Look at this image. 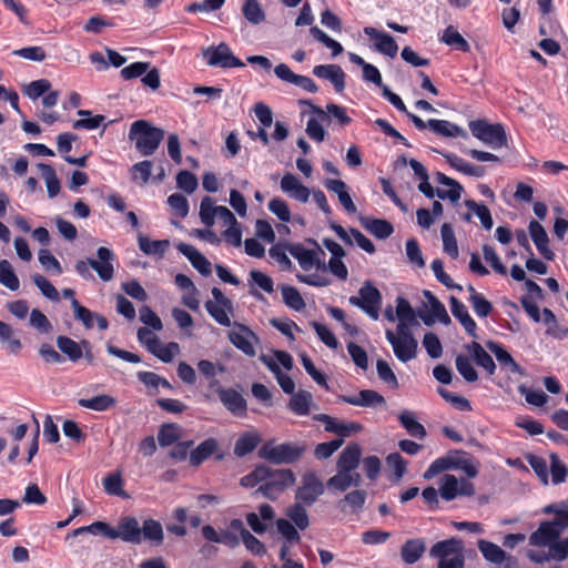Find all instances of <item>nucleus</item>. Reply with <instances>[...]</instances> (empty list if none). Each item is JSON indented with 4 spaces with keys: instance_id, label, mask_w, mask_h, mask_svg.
Wrapping results in <instances>:
<instances>
[{
    "instance_id": "nucleus-1",
    "label": "nucleus",
    "mask_w": 568,
    "mask_h": 568,
    "mask_svg": "<svg viewBox=\"0 0 568 568\" xmlns=\"http://www.w3.org/2000/svg\"><path fill=\"white\" fill-rule=\"evenodd\" d=\"M164 131L152 126L145 120H138L131 124L129 139L135 142V149L142 156L152 155L161 144Z\"/></svg>"
},
{
    "instance_id": "nucleus-2",
    "label": "nucleus",
    "mask_w": 568,
    "mask_h": 568,
    "mask_svg": "<svg viewBox=\"0 0 568 568\" xmlns=\"http://www.w3.org/2000/svg\"><path fill=\"white\" fill-rule=\"evenodd\" d=\"M429 556L438 560L437 568H465L464 542L459 538L435 542L429 549Z\"/></svg>"
},
{
    "instance_id": "nucleus-3",
    "label": "nucleus",
    "mask_w": 568,
    "mask_h": 568,
    "mask_svg": "<svg viewBox=\"0 0 568 568\" xmlns=\"http://www.w3.org/2000/svg\"><path fill=\"white\" fill-rule=\"evenodd\" d=\"M274 440H268L258 450V457L275 465L293 464L306 452V445L296 443H283L274 446Z\"/></svg>"
},
{
    "instance_id": "nucleus-4",
    "label": "nucleus",
    "mask_w": 568,
    "mask_h": 568,
    "mask_svg": "<svg viewBox=\"0 0 568 568\" xmlns=\"http://www.w3.org/2000/svg\"><path fill=\"white\" fill-rule=\"evenodd\" d=\"M274 357L275 359L262 354L260 361L273 373L282 390L286 394H293L295 389L294 381L280 368V365L287 371L293 368L294 361L292 355L285 351H274Z\"/></svg>"
},
{
    "instance_id": "nucleus-5",
    "label": "nucleus",
    "mask_w": 568,
    "mask_h": 568,
    "mask_svg": "<svg viewBox=\"0 0 568 568\" xmlns=\"http://www.w3.org/2000/svg\"><path fill=\"white\" fill-rule=\"evenodd\" d=\"M314 248H306L303 244L294 243L288 244V253L298 262V265L305 272L310 271H325V262L323 257L325 252L318 246L314 240H308Z\"/></svg>"
},
{
    "instance_id": "nucleus-6",
    "label": "nucleus",
    "mask_w": 568,
    "mask_h": 568,
    "mask_svg": "<svg viewBox=\"0 0 568 568\" xmlns=\"http://www.w3.org/2000/svg\"><path fill=\"white\" fill-rule=\"evenodd\" d=\"M270 476L264 479L254 495H263L264 497L275 500L277 497L290 486L295 483V475L291 469H276L273 470L268 467Z\"/></svg>"
},
{
    "instance_id": "nucleus-7",
    "label": "nucleus",
    "mask_w": 568,
    "mask_h": 568,
    "mask_svg": "<svg viewBox=\"0 0 568 568\" xmlns=\"http://www.w3.org/2000/svg\"><path fill=\"white\" fill-rule=\"evenodd\" d=\"M469 130L475 138L494 149L507 143L506 132L499 123L489 124L485 120H475L469 122Z\"/></svg>"
},
{
    "instance_id": "nucleus-8",
    "label": "nucleus",
    "mask_w": 568,
    "mask_h": 568,
    "mask_svg": "<svg viewBox=\"0 0 568 568\" xmlns=\"http://www.w3.org/2000/svg\"><path fill=\"white\" fill-rule=\"evenodd\" d=\"M114 260V254L108 247H99L97 252V258H89L88 261H81L77 264V271L81 274H84L90 268L94 270L100 280L103 282H109L113 277L114 268L112 261Z\"/></svg>"
},
{
    "instance_id": "nucleus-9",
    "label": "nucleus",
    "mask_w": 568,
    "mask_h": 568,
    "mask_svg": "<svg viewBox=\"0 0 568 568\" xmlns=\"http://www.w3.org/2000/svg\"><path fill=\"white\" fill-rule=\"evenodd\" d=\"M527 293L520 298V303L527 315L536 323H544L545 325L555 322V314L549 308H544L540 313L537 304L538 298L542 297L540 286H527Z\"/></svg>"
},
{
    "instance_id": "nucleus-10",
    "label": "nucleus",
    "mask_w": 568,
    "mask_h": 568,
    "mask_svg": "<svg viewBox=\"0 0 568 568\" xmlns=\"http://www.w3.org/2000/svg\"><path fill=\"white\" fill-rule=\"evenodd\" d=\"M203 57L210 67H219L222 69L243 68L245 64L236 58L230 47L225 42L219 45H211L203 50Z\"/></svg>"
},
{
    "instance_id": "nucleus-11",
    "label": "nucleus",
    "mask_w": 568,
    "mask_h": 568,
    "mask_svg": "<svg viewBox=\"0 0 568 568\" xmlns=\"http://www.w3.org/2000/svg\"><path fill=\"white\" fill-rule=\"evenodd\" d=\"M213 300L205 303L207 313L222 326L232 325L229 314L233 311L232 302L222 293L217 286L212 290Z\"/></svg>"
},
{
    "instance_id": "nucleus-12",
    "label": "nucleus",
    "mask_w": 568,
    "mask_h": 568,
    "mask_svg": "<svg viewBox=\"0 0 568 568\" xmlns=\"http://www.w3.org/2000/svg\"><path fill=\"white\" fill-rule=\"evenodd\" d=\"M324 490V484L316 473L306 471L302 477L301 486L296 489L295 499L305 506H312Z\"/></svg>"
},
{
    "instance_id": "nucleus-13",
    "label": "nucleus",
    "mask_w": 568,
    "mask_h": 568,
    "mask_svg": "<svg viewBox=\"0 0 568 568\" xmlns=\"http://www.w3.org/2000/svg\"><path fill=\"white\" fill-rule=\"evenodd\" d=\"M229 339L246 356H255V346L260 343V338L246 325L234 323L233 329L229 333Z\"/></svg>"
},
{
    "instance_id": "nucleus-14",
    "label": "nucleus",
    "mask_w": 568,
    "mask_h": 568,
    "mask_svg": "<svg viewBox=\"0 0 568 568\" xmlns=\"http://www.w3.org/2000/svg\"><path fill=\"white\" fill-rule=\"evenodd\" d=\"M381 300L382 296L376 286H362L359 295L351 296L349 303L361 307L373 320H377Z\"/></svg>"
},
{
    "instance_id": "nucleus-15",
    "label": "nucleus",
    "mask_w": 568,
    "mask_h": 568,
    "mask_svg": "<svg viewBox=\"0 0 568 568\" xmlns=\"http://www.w3.org/2000/svg\"><path fill=\"white\" fill-rule=\"evenodd\" d=\"M386 339L392 345L395 356L403 363L414 359L417 355L418 343L415 337L398 338L393 331L387 329Z\"/></svg>"
},
{
    "instance_id": "nucleus-16",
    "label": "nucleus",
    "mask_w": 568,
    "mask_h": 568,
    "mask_svg": "<svg viewBox=\"0 0 568 568\" xmlns=\"http://www.w3.org/2000/svg\"><path fill=\"white\" fill-rule=\"evenodd\" d=\"M564 529L558 523L541 521L539 527L529 536V545L548 547L560 537Z\"/></svg>"
},
{
    "instance_id": "nucleus-17",
    "label": "nucleus",
    "mask_w": 568,
    "mask_h": 568,
    "mask_svg": "<svg viewBox=\"0 0 568 568\" xmlns=\"http://www.w3.org/2000/svg\"><path fill=\"white\" fill-rule=\"evenodd\" d=\"M219 398L223 406L234 416L243 417L246 415L247 404L245 398L234 388L219 387L216 389Z\"/></svg>"
},
{
    "instance_id": "nucleus-18",
    "label": "nucleus",
    "mask_w": 568,
    "mask_h": 568,
    "mask_svg": "<svg viewBox=\"0 0 568 568\" xmlns=\"http://www.w3.org/2000/svg\"><path fill=\"white\" fill-rule=\"evenodd\" d=\"M300 104H307L316 118H311L306 124L307 135L316 141L322 142L325 139L326 132L321 122H328V115L322 108L314 105L311 101L300 100Z\"/></svg>"
},
{
    "instance_id": "nucleus-19",
    "label": "nucleus",
    "mask_w": 568,
    "mask_h": 568,
    "mask_svg": "<svg viewBox=\"0 0 568 568\" xmlns=\"http://www.w3.org/2000/svg\"><path fill=\"white\" fill-rule=\"evenodd\" d=\"M339 402L361 407L375 408L385 406L386 400L383 395L373 389H362L358 395H339Z\"/></svg>"
},
{
    "instance_id": "nucleus-20",
    "label": "nucleus",
    "mask_w": 568,
    "mask_h": 568,
    "mask_svg": "<svg viewBox=\"0 0 568 568\" xmlns=\"http://www.w3.org/2000/svg\"><path fill=\"white\" fill-rule=\"evenodd\" d=\"M364 33L374 41L375 50L389 58H395L398 51V45L395 39L383 31H378L373 27H365Z\"/></svg>"
},
{
    "instance_id": "nucleus-21",
    "label": "nucleus",
    "mask_w": 568,
    "mask_h": 568,
    "mask_svg": "<svg viewBox=\"0 0 568 568\" xmlns=\"http://www.w3.org/2000/svg\"><path fill=\"white\" fill-rule=\"evenodd\" d=\"M115 539L120 538L124 542L140 545L142 542L141 526L139 520L132 516L122 517L115 528Z\"/></svg>"
},
{
    "instance_id": "nucleus-22",
    "label": "nucleus",
    "mask_w": 568,
    "mask_h": 568,
    "mask_svg": "<svg viewBox=\"0 0 568 568\" xmlns=\"http://www.w3.org/2000/svg\"><path fill=\"white\" fill-rule=\"evenodd\" d=\"M329 226L344 243L349 245L355 243L369 254L375 252V246L372 241L357 229H351L348 233L343 226L334 222H332Z\"/></svg>"
},
{
    "instance_id": "nucleus-23",
    "label": "nucleus",
    "mask_w": 568,
    "mask_h": 568,
    "mask_svg": "<svg viewBox=\"0 0 568 568\" xmlns=\"http://www.w3.org/2000/svg\"><path fill=\"white\" fill-rule=\"evenodd\" d=\"M465 349L474 361V363L481 367L487 375L491 376L496 372V364L493 357L486 352V349L477 342L473 341L466 344Z\"/></svg>"
},
{
    "instance_id": "nucleus-24",
    "label": "nucleus",
    "mask_w": 568,
    "mask_h": 568,
    "mask_svg": "<svg viewBox=\"0 0 568 568\" xmlns=\"http://www.w3.org/2000/svg\"><path fill=\"white\" fill-rule=\"evenodd\" d=\"M486 347L495 355L501 368H506L514 374L524 375L525 372L519 364L516 363L511 354L504 347L503 344L488 341Z\"/></svg>"
},
{
    "instance_id": "nucleus-25",
    "label": "nucleus",
    "mask_w": 568,
    "mask_h": 568,
    "mask_svg": "<svg viewBox=\"0 0 568 568\" xmlns=\"http://www.w3.org/2000/svg\"><path fill=\"white\" fill-rule=\"evenodd\" d=\"M313 74L332 82L337 92L345 89V73L337 64H320L313 68Z\"/></svg>"
},
{
    "instance_id": "nucleus-26",
    "label": "nucleus",
    "mask_w": 568,
    "mask_h": 568,
    "mask_svg": "<svg viewBox=\"0 0 568 568\" xmlns=\"http://www.w3.org/2000/svg\"><path fill=\"white\" fill-rule=\"evenodd\" d=\"M528 231L538 252L546 260H552L555 254L548 246L549 239L545 227L538 221L532 220L529 222Z\"/></svg>"
},
{
    "instance_id": "nucleus-27",
    "label": "nucleus",
    "mask_w": 568,
    "mask_h": 568,
    "mask_svg": "<svg viewBox=\"0 0 568 568\" xmlns=\"http://www.w3.org/2000/svg\"><path fill=\"white\" fill-rule=\"evenodd\" d=\"M281 189L288 196L302 203H306L311 195L310 189L303 185L301 181L291 173H286L282 178Z\"/></svg>"
},
{
    "instance_id": "nucleus-28",
    "label": "nucleus",
    "mask_w": 568,
    "mask_h": 568,
    "mask_svg": "<svg viewBox=\"0 0 568 568\" xmlns=\"http://www.w3.org/2000/svg\"><path fill=\"white\" fill-rule=\"evenodd\" d=\"M450 312L470 337L478 338L476 322L469 315L467 307L454 296L450 297Z\"/></svg>"
},
{
    "instance_id": "nucleus-29",
    "label": "nucleus",
    "mask_w": 568,
    "mask_h": 568,
    "mask_svg": "<svg viewBox=\"0 0 568 568\" xmlns=\"http://www.w3.org/2000/svg\"><path fill=\"white\" fill-rule=\"evenodd\" d=\"M362 448L357 443L348 444L341 453L337 460V469L348 473H357L361 463Z\"/></svg>"
},
{
    "instance_id": "nucleus-30",
    "label": "nucleus",
    "mask_w": 568,
    "mask_h": 568,
    "mask_svg": "<svg viewBox=\"0 0 568 568\" xmlns=\"http://www.w3.org/2000/svg\"><path fill=\"white\" fill-rule=\"evenodd\" d=\"M178 250L190 261L192 266L196 268L199 273H201L204 276L211 274V262L193 245L180 243L178 245Z\"/></svg>"
},
{
    "instance_id": "nucleus-31",
    "label": "nucleus",
    "mask_w": 568,
    "mask_h": 568,
    "mask_svg": "<svg viewBox=\"0 0 568 568\" xmlns=\"http://www.w3.org/2000/svg\"><path fill=\"white\" fill-rule=\"evenodd\" d=\"M362 477L358 473H348L337 469V473L327 480L326 485L329 489L343 493L352 486H359Z\"/></svg>"
},
{
    "instance_id": "nucleus-32",
    "label": "nucleus",
    "mask_w": 568,
    "mask_h": 568,
    "mask_svg": "<svg viewBox=\"0 0 568 568\" xmlns=\"http://www.w3.org/2000/svg\"><path fill=\"white\" fill-rule=\"evenodd\" d=\"M426 550V542L422 538L408 539L400 548L402 560L407 565L417 562Z\"/></svg>"
},
{
    "instance_id": "nucleus-33",
    "label": "nucleus",
    "mask_w": 568,
    "mask_h": 568,
    "mask_svg": "<svg viewBox=\"0 0 568 568\" xmlns=\"http://www.w3.org/2000/svg\"><path fill=\"white\" fill-rule=\"evenodd\" d=\"M361 224L362 226L368 231L371 234H373L375 237L385 240L389 237L393 232L394 227L390 222L386 220L381 219H373V217H361Z\"/></svg>"
},
{
    "instance_id": "nucleus-34",
    "label": "nucleus",
    "mask_w": 568,
    "mask_h": 568,
    "mask_svg": "<svg viewBox=\"0 0 568 568\" xmlns=\"http://www.w3.org/2000/svg\"><path fill=\"white\" fill-rule=\"evenodd\" d=\"M428 129L434 133L446 138H467V132L463 128L447 120L430 119L428 120Z\"/></svg>"
},
{
    "instance_id": "nucleus-35",
    "label": "nucleus",
    "mask_w": 568,
    "mask_h": 568,
    "mask_svg": "<svg viewBox=\"0 0 568 568\" xmlns=\"http://www.w3.org/2000/svg\"><path fill=\"white\" fill-rule=\"evenodd\" d=\"M219 447V443L215 438H207L202 442L195 449L190 453V465L197 467L211 455H213Z\"/></svg>"
},
{
    "instance_id": "nucleus-36",
    "label": "nucleus",
    "mask_w": 568,
    "mask_h": 568,
    "mask_svg": "<svg viewBox=\"0 0 568 568\" xmlns=\"http://www.w3.org/2000/svg\"><path fill=\"white\" fill-rule=\"evenodd\" d=\"M261 436L254 432L242 434L235 442L234 454L237 457H244L251 454L260 444Z\"/></svg>"
},
{
    "instance_id": "nucleus-37",
    "label": "nucleus",
    "mask_w": 568,
    "mask_h": 568,
    "mask_svg": "<svg viewBox=\"0 0 568 568\" xmlns=\"http://www.w3.org/2000/svg\"><path fill=\"white\" fill-rule=\"evenodd\" d=\"M79 406L95 410V412H105L116 405V400L114 397L108 394L97 395L92 398H80L78 400Z\"/></svg>"
},
{
    "instance_id": "nucleus-38",
    "label": "nucleus",
    "mask_w": 568,
    "mask_h": 568,
    "mask_svg": "<svg viewBox=\"0 0 568 568\" xmlns=\"http://www.w3.org/2000/svg\"><path fill=\"white\" fill-rule=\"evenodd\" d=\"M477 547L483 557L491 564L500 565L506 560V552L498 545L491 541L479 539Z\"/></svg>"
},
{
    "instance_id": "nucleus-39",
    "label": "nucleus",
    "mask_w": 568,
    "mask_h": 568,
    "mask_svg": "<svg viewBox=\"0 0 568 568\" xmlns=\"http://www.w3.org/2000/svg\"><path fill=\"white\" fill-rule=\"evenodd\" d=\"M398 420L412 437L418 439H424L426 437L427 433L425 427L416 420L414 413L410 410H403L398 415Z\"/></svg>"
},
{
    "instance_id": "nucleus-40",
    "label": "nucleus",
    "mask_w": 568,
    "mask_h": 568,
    "mask_svg": "<svg viewBox=\"0 0 568 568\" xmlns=\"http://www.w3.org/2000/svg\"><path fill=\"white\" fill-rule=\"evenodd\" d=\"M142 540H148L155 546H160L164 539L162 525L154 519H145L141 527Z\"/></svg>"
},
{
    "instance_id": "nucleus-41",
    "label": "nucleus",
    "mask_w": 568,
    "mask_h": 568,
    "mask_svg": "<svg viewBox=\"0 0 568 568\" xmlns=\"http://www.w3.org/2000/svg\"><path fill=\"white\" fill-rule=\"evenodd\" d=\"M292 397L288 403V408L298 416H305L310 413V406L313 400V396L307 390H298L297 393L291 394Z\"/></svg>"
},
{
    "instance_id": "nucleus-42",
    "label": "nucleus",
    "mask_w": 568,
    "mask_h": 568,
    "mask_svg": "<svg viewBox=\"0 0 568 568\" xmlns=\"http://www.w3.org/2000/svg\"><path fill=\"white\" fill-rule=\"evenodd\" d=\"M306 506L300 501H295L292 506H290L285 515L288 517L293 525H295L300 530H305L310 526V517Z\"/></svg>"
},
{
    "instance_id": "nucleus-43",
    "label": "nucleus",
    "mask_w": 568,
    "mask_h": 568,
    "mask_svg": "<svg viewBox=\"0 0 568 568\" xmlns=\"http://www.w3.org/2000/svg\"><path fill=\"white\" fill-rule=\"evenodd\" d=\"M468 301L476 315L487 317L493 311L491 303L483 294L478 293L474 286H468Z\"/></svg>"
},
{
    "instance_id": "nucleus-44",
    "label": "nucleus",
    "mask_w": 568,
    "mask_h": 568,
    "mask_svg": "<svg viewBox=\"0 0 568 568\" xmlns=\"http://www.w3.org/2000/svg\"><path fill=\"white\" fill-rule=\"evenodd\" d=\"M57 346L72 362H77L83 356L81 342L77 343L68 336H58Z\"/></svg>"
},
{
    "instance_id": "nucleus-45",
    "label": "nucleus",
    "mask_w": 568,
    "mask_h": 568,
    "mask_svg": "<svg viewBox=\"0 0 568 568\" xmlns=\"http://www.w3.org/2000/svg\"><path fill=\"white\" fill-rule=\"evenodd\" d=\"M440 235L443 241V250L452 258H457L459 255L457 240L450 224L444 223L440 227Z\"/></svg>"
},
{
    "instance_id": "nucleus-46",
    "label": "nucleus",
    "mask_w": 568,
    "mask_h": 568,
    "mask_svg": "<svg viewBox=\"0 0 568 568\" xmlns=\"http://www.w3.org/2000/svg\"><path fill=\"white\" fill-rule=\"evenodd\" d=\"M440 41L463 52H468L470 50L469 43L453 26H448L444 30Z\"/></svg>"
},
{
    "instance_id": "nucleus-47",
    "label": "nucleus",
    "mask_w": 568,
    "mask_h": 568,
    "mask_svg": "<svg viewBox=\"0 0 568 568\" xmlns=\"http://www.w3.org/2000/svg\"><path fill=\"white\" fill-rule=\"evenodd\" d=\"M367 497V493L363 489H355L353 491L347 493L343 499L337 503V507L341 510H345L346 506L351 507V509L356 513L363 508L365 500Z\"/></svg>"
},
{
    "instance_id": "nucleus-48",
    "label": "nucleus",
    "mask_w": 568,
    "mask_h": 568,
    "mask_svg": "<svg viewBox=\"0 0 568 568\" xmlns=\"http://www.w3.org/2000/svg\"><path fill=\"white\" fill-rule=\"evenodd\" d=\"M38 168H39V170L42 174V178L45 182L49 197L52 199V197L57 196L60 192V181L55 174L54 169L50 164H47V163H40L38 165Z\"/></svg>"
},
{
    "instance_id": "nucleus-49",
    "label": "nucleus",
    "mask_w": 568,
    "mask_h": 568,
    "mask_svg": "<svg viewBox=\"0 0 568 568\" xmlns=\"http://www.w3.org/2000/svg\"><path fill=\"white\" fill-rule=\"evenodd\" d=\"M242 12L251 24L257 26L265 20V12L257 0H245Z\"/></svg>"
},
{
    "instance_id": "nucleus-50",
    "label": "nucleus",
    "mask_w": 568,
    "mask_h": 568,
    "mask_svg": "<svg viewBox=\"0 0 568 568\" xmlns=\"http://www.w3.org/2000/svg\"><path fill=\"white\" fill-rule=\"evenodd\" d=\"M458 489L459 481L456 476L445 474L442 477L438 491L443 499L447 501L454 500L457 496H459Z\"/></svg>"
},
{
    "instance_id": "nucleus-51",
    "label": "nucleus",
    "mask_w": 568,
    "mask_h": 568,
    "mask_svg": "<svg viewBox=\"0 0 568 568\" xmlns=\"http://www.w3.org/2000/svg\"><path fill=\"white\" fill-rule=\"evenodd\" d=\"M465 206L474 213L479 220L485 230H490L494 225V221L489 209L481 203H477L474 200H465Z\"/></svg>"
},
{
    "instance_id": "nucleus-52",
    "label": "nucleus",
    "mask_w": 568,
    "mask_h": 568,
    "mask_svg": "<svg viewBox=\"0 0 568 568\" xmlns=\"http://www.w3.org/2000/svg\"><path fill=\"white\" fill-rule=\"evenodd\" d=\"M78 115L82 116V119L73 122V129L80 130H95L98 129L105 120L104 115H95L92 116L91 111L88 110H79Z\"/></svg>"
},
{
    "instance_id": "nucleus-53",
    "label": "nucleus",
    "mask_w": 568,
    "mask_h": 568,
    "mask_svg": "<svg viewBox=\"0 0 568 568\" xmlns=\"http://www.w3.org/2000/svg\"><path fill=\"white\" fill-rule=\"evenodd\" d=\"M542 513L546 515H555L552 523H558L561 528H567L568 523V503L560 501L549 504L542 508Z\"/></svg>"
},
{
    "instance_id": "nucleus-54",
    "label": "nucleus",
    "mask_w": 568,
    "mask_h": 568,
    "mask_svg": "<svg viewBox=\"0 0 568 568\" xmlns=\"http://www.w3.org/2000/svg\"><path fill=\"white\" fill-rule=\"evenodd\" d=\"M276 529L286 542L290 545L298 544L301 541V535L298 528L285 518H278L275 521Z\"/></svg>"
},
{
    "instance_id": "nucleus-55",
    "label": "nucleus",
    "mask_w": 568,
    "mask_h": 568,
    "mask_svg": "<svg viewBox=\"0 0 568 568\" xmlns=\"http://www.w3.org/2000/svg\"><path fill=\"white\" fill-rule=\"evenodd\" d=\"M455 366L466 382L474 383L478 379V373L466 355L458 354L455 358Z\"/></svg>"
},
{
    "instance_id": "nucleus-56",
    "label": "nucleus",
    "mask_w": 568,
    "mask_h": 568,
    "mask_svg": "<svg viewBox=\"0 0 568 568\" xmlns=\"http://www.w3.org/2000/svg\"><path fill=\"white\" fill-rule=\"evenodd\" d=\"M324 428L326 432L336 434L343 439V437H347L351 434L361 432L363 426L356 422L341 423L336 418H333L332 424L329 426H325Z\"/></svg>"
},
{
    "instance_id": "nucleus-57",
    "label": "nucleus",
    "mask_w": 568,
    "mask_h": 568,
    "mask_svg": "<svg viewBox=\"0 0 568 568\" xmlns=\"http://www.w3.org/2000/svg\"><path fill=\"white\" fill-rule=\"evenodd\" d=\"M180 438V427L178 424H163L158 432V440L160 446L168 447L178 442Z\"/></svg>"
},
{
    "instance_id": "nucleus-58",
    "label": "nucleus",
    "mask_w": 568,
    "mask_h": 568,
    "mask_svg": "<svg viewBox=\"0 0 568 568\" xmlns=\"http://www.w3.org/2000/svg\"><path fill=\"white\" fill-rule=\"evenodd\" d=\"M288 253V244H275L270 251L268 255L273 262L277 264V266L283 271H288L292 268V262L287 255Z\"/></svg>"
},
{
    "instance_id": "nucleus-59",
    "label": "nucleus",
    "mask_w": 568,
    "mask_h": 568,
    "mask_svg": "<svg viewBox=\"0 0 568 568\" xmlns=\"http://www.w3.org/2000/svg\"><path fill=\"white\" fill-rule=\"evenodd\" d=\"M219 206L214 205V201L210 196H205L202 199L200 204V219L204 225L211 227L215 223V216L217 213Z\"/></svg>"
},
{
    "instance_id": "nucleus-60",
    "label": "nucleus",
    "mask_w": 568,
    "mask_h": 568,
    "mask_svg": "<svg viewBox=\"0 0 568 568\" xmlns=\"http://www.w3.org/2000/svg\"><path fill=\"white\" fill-rule=\"evenodd\" d=\"M284 303L294 311H302L305 302L295 286H281Z\"/></svg>"
},
{
    "instance_id": "nucleus-61",
    "label": "nucleus",
    "mask_w": 568,
    "mask_h": 568,
    "mask_svg": "<svg viewBox=\"0 0 568 568\" xmlns=\"http://www.w3.org/2000/svg\"><path fill=\"white\" fill-rule=\"evenodd\" d=\"M376 371L379 379L384 382L388 387H390L392 389L398 388V379L386 361L382 358L377 359Z\"/></svg>"
},
{
    "instance_id": "nucleus-62",
    "label": "nucleus",
    "mask_w": 568,
    "mask_h": 568,
    "mask_svg": "<svg viewBox=\"0 0 568 568\" xmlns=\"http://www.w3.org/2000/svg\"><path fill=\"white\" fill-rule=\"evenodd\" d=\"M454 462H455V458H453L450 456L439 457V458L435 459L429 465L427 470L424 473V478L432 479L435 476H437L438 474H442L449 469H454Z\"/></svg>"
},
{
    "instance_id": "nucleus-63",
    "label": "nucleus",
    "mask_w": 568,
    "mask_h": 568,
    "mask_svg": "<svg viewBox=\"0 0 568 568\" xmlns=\"http://www.w3.org/2000/svg\"><path fill=\"white\" fill-rule=\"evenodd\" d=\"M268 476V467L265 465H257L253 471L241 478V485L246 488H253L260 483H264V479Z\"/></svg>"
},
{
    "instance_id": "nucleus-64",
    "label": "nucleus",
    "mask_w": 568,
    "mask_h": 568,
    "mask_svg": "<svg viewBox=\"0 0 568 568\" xmlns=\"http://www.w3.org/2000/svg\"><path fill=\"white\" fill-rule=\"evenodd\" d=\"M123 481L120 474H109L103 479L104 490L112 496L128 498L129 495L122 489Z\"/></svg>"
}]
</instances>
